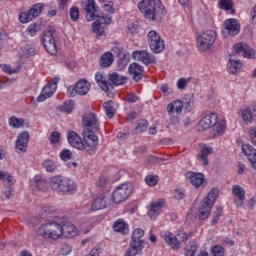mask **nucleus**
<instances>
[{
	"mask_svg": "<svg viewBox=\"0 0 256 256\" xmlns=\"http://www.w3.org/2000/svg\"><path fill=\"white\" fill-rule=\"evenodd\" d=\"M242 151L250 162L252 169L256 171V149L251 144H242Z\"/></svg>",
	"mask_w": 256,
	"mask_h": 256,
	"instance_id": "nucleus-23",
	"label": "nucleus"
},
{
	"mask_svg": "<svg viewBox=\"0 0 256 256\" xmlns=\"http://www.w3.org/2000/svg\"><path fill=\"white\" fill-rule=\"evenodd\" d=\"M253 118V114L251 113V110L245 109L242 111V121L248 125V123H251V120Z\"/></svg>",
	"mask_w": 256,
	"mask_h": 256,
	"instance_id": "nucleus-45",
	"label": "nucleus"
},
{
	"mask_svg": "<svg viewBox=\"0 0 256 256\" xmlns=\"http://www.w3.org/2000/svg\"><path fill=\"white\" fill-rule=\"evenodd\" d=\"M41 219H45V217L52 215V213H55V208L52 206H44L41 209Z\"/></svg>",
	"mask_w": 256,
	"mask_h": 256,
	"instance_id": "nucleus-48",
	"label": "nucleus"
},
{
	"mask_svg": "<svg viewBox=\"0 0 256 256\" xmlns=\"http://www.w3.org/2000/svg\"><path fill=\"white\" fill-rule=\"evenodd\" d=\"M62 230L61 233L64 237L71 239L77 235V228L69 221V218L62 217Z\"/></svg>",
	"mask_w": 256,
	"mask_h": 256,
	"instance_id": "nucleus-21",
	"label": "nucleus"
},
{
	"mask_svg": "<svg viewBox=\"0 0 256 256\" xmlns=\"http://www.w3.org/2000/svg\"><path fill=\"white\" fill-rule=\"evenodd\" d=\"M235 55L243 53L245 59H255V50L247 43H237L234 45Z\"/></svg>",
	"mask_w": 256,
	"mask_h": 256,
	"instance_id": "nucleus-18",
	"label": "nucleus"
},
{
	"mask_svg": "<svg viewBox=\"0 0 256 256\" xmlns=\"http://www.w3.org/2000/svg\"><path fill=\"white\" fill-rule=\"evenodd\" d=\"M44 7L45 5L43 3H36L32 5L28 11L20 13V23H29L30 21H33V19H37V17L41 15Z\"/></svg>",
	"mask_w": 256,
	"mask_h": 256,
	"instance_id": "nucleus-12",
	"label": "nucleus"
},
{
	"mask_svg": "<svg viewBox=\"0 0 256 256\" xmlns=\"http://www.w3.org/2000/svg\"><path fill=\"white\" fill-rule=\"evenodd\" d=\"M67 139L71 147H74L75 149H79L80 151H83V149H85L87 153V142L83 143V140L81 139L79 134H77V132L73 130L68 131Z\"/></svg>",
	"mask_w": 256,
	"mask_h": 256,
	"instance_id": "nucleus-17",
	"label": "nucleus"
},
{
	"mask_svg": "<svg viewBox=\"0 0 256 256\" xmlns=\"http://www.w3.org/2000/svg\"><path fill=\"white\" fill-rule=\"evenodd\" d=\"M53 33H55V30H46L42 36V44L49 55H57V43L55 42Z\"/></svg>",
	"mask_w": 256,
	"mask_h": 256,
	"instance_id": "nucleus-14",
	"label": "nucleus"
},
{
	"mask_svg": "<svg viewBox=\"0 0 256 256\" xmlns=\"http://www.w3.org/2000/svg\"><path fill=\"white\" fill-rule=\"evenodd\" d=\"M71 157H73V152L69 149H63L60 152V159H62V161H69Z\"/></svg>",
	"mask_w": 256,
	"mask_h": 256,
	"instance_id": "nucleus-52",
	"label": "nucleus"
},
{
	"mask_svg": "<svg viewBox=\"0 0 256 256\" xmlns=\"http://www.w3.org/2000/svg\"><path fill=\"white\" fill-rule=\"evenodd\" d=\"M218 7L223 11H231L233 9V0H220Z\"/></svg>",
	"mask_w": 256,
	"mask_h": 256,
	"instance_id": "nucleus-42",
	"label": "nucleus"
},
{
	"mask_svg": "<svg viewBox=\"0 0 256 256\" xmlns=\"http://www.w3.org/2000/svg\"><path fill=\"white\" fill-rule=\"evenodd\" d=\"M107 205V197L101 195L93 201L91 209L92 211H101V209H106Z\"/></svg>",
	"mask_w": 256,
	"mask_h": 256,
	"instance_id": "nucleus-33",
	"label": "nucleus"
},
{
	"mask_svg": "<svg viewBox=\"0 0 256 256\" xmlns=\"http://www.w3.org/2000/svg\"><path fill=\"white\" fill-rule=\"evenodd\" d=\"M97 9L95 0H87L85 5L86 21H94L92 23V33L99 39L100 37H105V29L101 25H111L113 23V17L99 14Z\"/></svg>",
	"mask_w": 256,
	"mask_h": 256,
	"instance_id": "nucleus-2",
	"label": "nucleus"
},
{
	"mask_svg": "<svg viewBox=\"0 0 256 256\" xmlns=\"http://www.w3.org/2000/svg\"><path fill=\"white\" fill-rule=\"evenodd\" d=\"M49 185L53 191H59L60 193H71L76 189L75 182L63 176L51 177Z\"/></svg>",
	"mask_w": 256,
	"mask_h": 256,
	"instance_id": "nucleus-8",
	"label": "nucleus"
},
{
	"mask_svg": "<svg viewBox=\"0 0 256 256\" xmlns=\"http://www.w3.org/2000/svg\"><path fill=\"white\" fill-rule=\"evenodd\" d=\"M163 239L165 243H167V245L171 247V249L177 250L179 249V247H181L177 239V236L171 232H165L163 235Z\"/></svg>",
	"mask_w": 256,
	"mask_h": 256,
	"instance_id": "nucleus-28",
	"label": "nucleus"
},
{
	"mask_svg": "<svg viewBox=\"0 0 256 256\" xmlns=\"http://www.w3.org/2000/svg\"><path fill=\"white\" fill-rule=\"evenodd\" d=\"M149 127V122H147V120H140L137 123V126L135 127V133L139 134V133H143L146 129H148Z\"/></svg>",
	"mask_w": 256,
	"mask_h": 256,
	"instance_id": "nucleus-43",
	"label": "nucleus"
},
{
	"mask_svg": "<svg viewBox=\"0 0 256 256\" xmlns=\"http://www.w3.org/2000/svg\"><path fill=\"white\" fill-rule=\"evenodd\" d=\"M215 39H217V33H215V31L207 30L203 32L197 38V47L199 51H208V49H211L215 43Z\"/></svg>",
	"mask_w": 256,
	"mask_h": 256,
	"instance_id": "nucleus-10",
	"label": "nucleus"
},
{
	"mask_svg": "<svg viewBox=\"0 0 256 256\" xmlns=\"http://www.w3.org/2000/svg\"><path fill=\"white\" fill-rule=\"evenodd\" d=\"M176 238L178 239L179 245H181V243H183L184 241H187L188 239L187 234L183 231H179L176 235Z\"/></svg>",
	"mask_w": 256,
	"mask_h": 256,
	"instance_id": "nucleus-59",
	"label": "nucleus"
},
{
	"mask_svg": "<svg viewBox=\"0 0 256 256\" xmlns=\"http://www.w3.org/2000/svg\"><path fill=\"white\" fill-rule=\"evenodd\" d=\"M185 177L196 189L205 183V175L201 172L188 171L185 173Z\"/></svg>",
	"mask_w": 256,
	"mask_h": 256,
	"instance_id": "nucleus-20",
	"label": "nucleus"
},
{
	"mask_svg": "<svg viewBox=\"0 0 256 256\" xmlns=\"http://www.w3.org/2000/svg\"><path fill=\"white\" fill-rule=\"evenodd\" d=\"M42 167L47 173H55L57 171V163L51 159H46L42 162Z\"/></svg>",
	"mask_w": 256,
	"mask_h": 256,
	"instance_id": "nucleus-37",
	"label": "nucleus"
},
{
	"mask_svg": "<svg viewBox=\"0 0 256 256\" xmlns=\"http://www.w3.org/2000/svg\"><path fill=\"white\" fill-rule=\"evenodd\" d=\"M211 254H212V256H224L225 248H223V246L216 245V246L212 247Z\"/></svg>",
	"mask_w": 256,
	"mask_h": 256,
	"instance_id": "nucleus-44",
	"label": "nucleus"
},
{
	"mask_svg": "<svg viewBox=\"0 0 256 256\" xmlns=\"http://www.w3.org/2000/svg\"><path fill=\"white\" fill-rule=\"evenodd\" d=\"M228 57V73H231V75H237L238 69L243 67V62L239 59H235V54H229Z\"/></svg>",
	"mask_w": 256,
	"mask_h": 256,
	"instance_id": "nucleus-24",
	"label": "nucleus"
},
{
	"mask_svg": "<svg viewBox=\"0 0 256 256\" xmlns=\"http://www.w3.org/2000/svg\"><path fill=\"white\" fill-rule=\"evenodd\" d=\"M161 161H167V159L150 155L147 157V160H146L148 165H154L155 163H161Z\"/></svg>",
	"mask_w": 256,
	"mask_h": 256,
	"instance_id": "nucleus-53",
	"label": "nucleus"
},
{
	"mask_svg": "<svg viewBox=\"0 0 256 256\" xmlns=\"http://www.w3.org/2000/svg\"><path fill=\"white\" fill-rule=\"evenodd\" d=\"M158 181H159V176L148 175L145 178V182L150 187H155V185H157Z\"/></svg>",
	"mask_w": 256,
	"mask_h": 256,
	"instance_id": "nucleus-49",
	"label": "nucleus"
},
{
	"mask_svg": "<svg viewBox=\"0 0 256 256\" xmlns=\"http://www.w3.org/2000/svg\"><path fill=\"white\" fill-rule=\"evenodd\" d=\"M9 126L13 129H20L25 125V120L22 118H17L16 116H11L8 120Z\"/></svg>",
	"mask_w": 256,
	"mask_h": 256,
	"instance_id": "nucleus-40",
	"label": "nucleus"
},
{
	"mask_svg": "<svg viewBox=\"0 0 256 256\" xmlns=\"http://www.w3.org/2000/svg\"><path fill=\"white\" fill-rule=\"evenodd\" d=\"M104 10L107 13H110L111 15H113V13H115V8H113V2L110 1L108 4H104Z\"/></svg>",
	"mask_w": 256,
	"mask_h": 256,
	"instance_id": "nucleus-62",
	"label": "nucleus"
},
{
	"mask_svg": "<svg viewBox=\"0 0 256 256\" xmlns=\"http://www.w3.org/2000/svg\"><path fill=\"white\" fill-rule=\"evenodd\" d=\"M95 81L102 91H105V93H109V89H113V86L119 87V85H125V83H127V76L121 75L117 72H113L109 75L110 82H107V79H105L103 74L98 72L95 75Z\"/></svg>",
	"mask_w": 256,
	"mask_h": 256,
	"instance_id": "nucleus-5",
	"label": "nucleus"
},
{
	"mask_svg": "<svg viewBox=\"0 0 256 256\" xmlns=\"http://www.w3.org/2000/svg\"><path fill=\"white\" fill-rule=\"evenodd\" d=\"M55 90L56 89L53 88L51 84L44 86V88L41 91V94L37 97L38 103H42V101L49 99V97H53Z\"/></svg>",
	"mask_w": 256,
	"mask_h": 256,
	"instance_id": "nucleus-31",
	"label": "nucleus"
},
{
	"mask_svg": "<svg viewBox=\"0 0 256 256\" xmlns=\"http://www.w3.org/2000/svg\"><path fill=\"white\" fill-rule=\"evenodd\" d=\"M108 183L109 180L107 179V177H100L96 182V185L97 187H105L106 185H108Z\"/></svg>",
	"mask_w": 256,
	"mask_h": 256,
	"instance_id": "nucleus-61",
	"label": "nucleus"
},
{
	"mask_svg": "<svg viewBox=\"0 0 256 256\" xmlns=\"http://www.w3.org/2000/svg\"><path fill=\"white\" fill-rule=\"evenodd\" d=\"M128 73H130V75H133V80L136 83H139V81L143 79V73H145V68H143V66H141L140 64L134 62L129 65Z\"/></svg>",
	"mask_w": 256,
	"mask_h": 256,
	"instance_id": "nucleus-22",
	"label": "nucleus"
},
{
	"mask_svg": "<svg viewBox=\"0 0 256 256\" xmlns=\"http://www.w3.org/2000/svg\"><path fill=\"white\" fill-rule=\"evenodd\" d=\"M226 127L227 124L225 123V120L219 121V116H217L215 113L204 116L198 124L199 131H207L209 129H213L214 135H223V133H225Z\"/></svg>",
	"mask_w": 256,
	"mask_h": 256,
	"instance_id": "nucleus-4",
	"label": "nucleus"
},
{
	"mask_svg": "<svg viewBox=\"0 0 256 256\" xmlns=\"http://www.w3.org/2000/svg\"><path fill=\"white\" fill-rule=\"evenodd\" d=\"M138 9L149 21L161 19L166 13L165 6L161 4V0H142L138 3Z\"/></svg>",
	"mask_w": 256,
	"mask_h": 256,
	"instance_id": "nucleus-3",
	"label": "nucleus"
},
{
	"mask_svg": "<svg viewBox=\"0 0 256 256\" xmlns=\"http://www.w3.org/2000/svg\"><path fill=\"white\" fill-rule=\"evenodd\" d=\"M219 196V189L212 188L207 196L203 199L202 203H206V205H210L213 207L215 205V201H217V197Z\"/></svg>",
	"mask_w": 256,
	"mask_h": 256,
	"instance_id": "nucleus-34",
	"label": "nucleus"
},
{
	"mask_svg": "<svg viewBox=\"0 0 256 256\" xmlns=\"http://www.w3.org/2000/svg\"><path fill=\"white\" fill-rule=\"evenodd\" d=\"M212 153L213 147L204 146L201 149L200 154L197 155V159H200L202 161V164L207 167V165H209V160L207 159V157H209V155H212Z\"/></svg>",
	"mask_w": 256,
	"mask_h": 256,
	"instance_id": "nucleus-32",
	"label": "nucleus"
},
{
	"mask_svg": "<svg viewBox=\"0 0 256 256\" xmlns=\"http://www.w3.org/2000/svg\"><path fill=\"white\" fill-rule=\"evenodd\" d=\"M113 105H114L113 100H109L107 102H104L103 104V107L108 119H113V117H115V107Z\"/></svg>",
	"mask_w": 256,
	"mask_h": 256,
	"instance_id": "nucleus-36",
	"label": "nucleus"
},
{
	"mask_svg": "<svg viewBox=\"0 0 256 256\" xmlns=\"http://www.w3.org/2000/svg\"><path fill=\"white\" fill-rule=\"evenodd\" d=\"M158 39H161V36L155 30L150 31L147 35V41L149 44L154 43L155 41H158Z\"/></svg>",
	"mask_w": 256,
	"mask_h": 256,
	"instance_id": "nucleus-46",
	"label": "nucleus"
},
{
	"mask_svg": "<svg viewBox=\"0 0 256 256\" xmlns=\"http://www.w3.org/2000/svg\"><path fill=\"white\" fill-rule=\"evenodd\" d=\"M60 139L61 135L59 134V132L54 131L50 134L49 141L51 144L59 143Z\"/></svg>",
	"mask_w": 256,
	"mask_h": 256,
	"instance_id": "nucleus-55",
	"label": "nucleus"
},
{
	"mask_svg": "<svg viewBox=\"0 0 256 256\" xmlns=\"http://www.w3.org/2000/svg\"><path fill=\"white\" fill-rule=\"evenodd\" d=\"M115 61V56L111 52H105L99 59V64L102 69H107L111 67Z\"/></svg>",
	"mask_w": 256,
	"mask_h": 256,
	"instance_id": "nucleus-29",
	"label": "nucleus"
},
{
	"mask_svg": "<svg viewBox=\"0 0 256 256\" xmlns=\"http://www.w3.org/2000/svg\"><path fill=\"white\" fill-rule=\"evenodd\" d=\"M125 101H127V103H137V101H139V96L135 95L133 92L128 93Z\"/></svg>",
	"mask_w": 256,
	"mask_h": 256,
	"instance_id": "nucleus-56",
	"label": "nucleus"
},
{
	"mask_svg": "<svg viewBox=\"0 0 256 256\" xmlns=\"http://www.w3.org/2000/svg\"><path fill=\"white\" fill-rule=\"evenodd\" d=\"M149 47L154 53H163L165 51V41L160 38L158 41L150 43Z\"/></svg>",
	"mask_w": 256,
	"mask_h": 256,
	"instance_id": "nucleus-35",
	"label": "nucleus"
},
{
	"mask_svg": "<svg viewBox=\"0 0 256 256\" xmlns=\"http://www.w3.org/2000/svg\"><path fill=\"white\" fill-rule=\"evenodd\" d=\"M145 231L141 228H138L133 231L131 235V240L129 243V248L125 251L124 256H136L142 255L143 249L145 248Z\"/></svg>",
	"mask_w": 256,
	"mask_h": 256,
	"instance_id": "nucleus-6",
	"label": "nucleus"
},
{
	"mask_svg": "<svg viewBox=\"0 0 256 256\" xmlns=\"http://www.w3.org/2000/svg\"><path fill=\"white\" fill-rule=\"evenodd\" d=\"M59 111L62 113H72L73 109H75V102L73 101H65L63 105L58 106Z\"/></svg>",
	"mask_w": 256,
	"mask_h": 256,
	"instance_id": "nucleus-41",
	"label": "nucleus"
},
{
	"mask_svg": "<svg viewBox=\"0 0 256 256\" xmlns=\"http://www.w3.org/2000/svg\"><path fill=\"white\" fill-rule=\"evenodd\" d=\"M39 31H41V22H34L27 27L26 33L30 37H35Z\"/></svg>",
	"mask_w": 256,
	"mask_h": 256,
	"instance_id": "nucleus-38",
	"label": "nucleus"
},
{
	"mask_svg": "<svg viewBox=\"0 0 256 256\" xmlns=\"http://www.w3.org/2000/svg\"><path fill=\"white\" fill-rule=\"evenodd\" d=\"M70 19L71 21H78L79 20V8L77 6H73L72 8H70Z\"/></svg>",
	"mask_w": 256,
	"mask_h": 256,
	"instance_id": "nucleus-51",
	"label": "nucleus"
},
{
	"mask_svg": "<svg viewBox=\"0 0 256 256\" xmlns=\"http://www.w3.org/2000/svg\"><path fill=\"white\" fill-rule=\"evenodd\" d=\"M165 205V200L159 199L157 201L151 202L150 209L148 211V216L150 219H157L159 213H161V207Z\"/></svg>",
	"mask_w": 256,
	"mask_h": 256,
	"instance_id": "nucleus-25",
	"label": "nucleus"
},
{
	"mask_svg": "<svg viewBox=\"0 0 256 256\" xmlns=\"http://www.w3.org/2000/svg\"><path fill=\"white\" fill-rule=\"evenodd\" d=\"M61 253L62 255H69V253H71V246L67 244L63 245L61 248Z\"/></svg>",
	"mask_w": 256,
	"mask_h": 256,
	"instance_id": "nucleus-64",
	"label": "nucleus"
},
{
	"mask_svg": "<svg viewBox=\"0 0 256 256\" xmlns=\"http://www.w3.org/2000/svg\"><path fill=\"white\" fill-rule=\"evenodd\" d=\"M133 59L135 61H140V63H143V65H155L157 63V60L155 59V55L145 51V50H137L132 53Z\"/></svg>",
	"mask_w": 256,
	"mask_h": 256,
	"instance_id": "nucleus-16",
	"label": "nucleus"
},
{
	"mask_svg": "<svg viewBox=\"0 0 256 256\" xmlns=\"http://www.w3.org/2000/svg\"><path fill=\"white\" fill-rule=\"evenodd\" d=\"M212 209L213 206H210L209 204L202 202V204L198 208V219H200V221H205L209 219V215H211Z\"/></svg>",
	"mask_w": 256,
	"mask_h": 256,
	"instance_id": "nucleus-27",
	"label": "nucleus"
},
{
	"mask_svg": "<svg viewBox=\"0 0 256 256\" xmlns=\"http://www.w3.org/2000/svg\"><path fill=\"white\" fill-rule=\"evenodd\" d=\"M89 89H91V84L85 79H80L75 86L68 87V97H75V95H87V93H89Z\"/></svg>",
	"mask_w": 256,
	"mask_h": 256,
	"instance_id": "nucleus-15",
	"label": "nucleus"
},
{
	"mask_svg": "<svg viewBox=\"0 0 256 256\" xmlns=\"http://www.w3.org/2000/svg\"><path fill=\"white\" fill-rule=\"evenodd\" d=\"M113 229L116 233H122V235H128L129 233V224L123 219H118L113 224Z\"/></svg>",
	"mask_w": 256,
	"mask_h": 256,
	"instance_id": "nucleus-30",
	"label": "nucleus"
},
{
	"mask_svg": "<svg viewBox=\"0 0 256 256\" xmlns=\"http://www.w3.org/2000/svg\"><path fill=\"white\" fill-rule=\"evenodd\" d=\"M63 218H56L52 222L43 224L38 229V235L43 239H59L62 235V224Z\"/></svg>",
	"mask_w": 256,
	"mask_h": 256,
	"instance_id": "nucleus-7",
	"label": "nucleus"
},
{
	"mask_svg": "<svg viewBox=\"0 0 256 256\" xmlns=\"http://www.w3.org/2000/svg\"><path fill=\"white\" fill-rule=\"evenodd\" d=\"M241 32V23L235 18H229L224 22V29L222 31L223 37H235Z\"/></svg>",
	"mask_w": 256,
	"mask_h": 256,
	"instance_id": "nucleus-13",
	"label": "nucleus"
},
{
	"mask_svg": "<svg viewBox=\"0 0 256 256\" xmlns=\"http://www.w3.org/2000/svg\"><path fill=\"white\" fill-rule=\"evenodd\" d=\"M222 213L223 208H217V210L213 214L211 225H217V223H219V219H221Z\"/></svg>",
	"mask_w": 256,
	"mask_h": 256,
	"instance_id": "nucleus-50",
	"label": "nucleus"
},
{
	"mask_svg": "<svg viewBox=\"0 0 256 256\" xmlns=\"http://www.w3.org/2000/svg\"><path fill=\"white\" fill-rule=\"evenodd\" d=\"M187 83H189V79L180 78L177 81V88L180 90L187 89Z\"/></svg>",
	"mask_w": 256,
	"mask_h": 256,
	"instance_id": "nucleus-57",
	"label": "nucleus"
},
{
	"mask_svg": "<svg viewBox=\"0 0 256 256\" xmlns=\"http://www.w3.org/2000/svg\"><path fill=\"white\" fill-rule=\"evenodd\" d=\"M0 181H7V183H12L13 176L5 171H0Z\"/></svg>",
	"mask_w": 256,
	"mask_h": 256,
	"instance_id": "nucleus-54",
	"label": "nucleus"
},
{
	"mask_svg": "<svg viewBox=\"0 0 256 256\" xmlns=\"http://www.w3.org/2000/svg\"><path fill=\"white\" fill-rule=\"evenodd\" d=\"M232 195L237 197L238 200L236 201V206L241 207L245 203V190L239 185H234L232 187Z\"/></svg>",
	"mask_w": 256,
	"mask_h": 256,
	"instance_id": "nucleus-26",
	"label": "nucleus"
},
{
	"mask_svg": "<svg viewBox=\"0 0 256 256\" xmlns=\"http://www.w3.org/2000/svg\"><path fill=\"white\" fill-rule=\"evenodd\" d=\"M195 97L189 96L188 98H185L182 102V109H184V111H186V113H189V111H191L195 105Z\"/></svg>",
	"mask_w": 256,
	"mask_h": 256,
	"instance_id": "nucleus-39",
	"label": "nucleus"
},
{
	"mask_svg": "<svg viewBox=\"0 0 256 256\" xmlns=\"http://www.w3.org/2000/svg\"><path fill=\"white\" fill-rule=\"evenodd\" d=\"M135 119H137V112H135V111L128 113L126 116V121H128L130 123L135 121Z\"/></svg>",
	"mask_w": 256,
	"mask_h": 256,
	"instance_id": "nucleus-63",
	"label": "nucleus"
},
{
	"mask_svg": "<svg viewBox=\"0 0 256 256\" xmlns=\"http://www.w3.org/2000/svg\"><path fill=\"white\" fill-rule=\"evenodd\" d=\"M131 193H133V184H131V182L120 184L113 191L112 201L117 204L123 203V201H126L129 198Z\"/></svg>",
	"mask_w": 256,
	"mask_h": 256,
	"instance_id": "nucleus-9",
	"label": "nucleus"
},
{
	"mask_svg": "<svg viewBox=\"0 0 256 256\" xmlns=\"http://www.w3.org/2000/svg\"><path fill=\"white\" fill-rule=\"evenodd\" d=\"M35 185L37 187V189H39L40 191H42V189H45L46 185H47V181H45V179H35Z\"/></svg>",
	"mask_w": 256,
	"mask_h": 256,
	"instance_id": "nucleus-58",
	"label": "nucleus"
},
{
	"mask_svg": "<svg viewBox=\"0 0 256 256\" xmlns=\"http://www.w3.org/2000/svg\"><path fill=\"white\" fill-rule=\"evenodd\" d=\"M167 112L169 115L168 123L170 125H177L179 123V115L183 112V102L180 100H174L167 105Z\"/></svg>",
	"mask_w": 256,
	"mask_h": 256,
	"instance_id": "nucleus-11",
	"label": "nucleus"
},
{
	"mask_svg": "<svg viewBox=\"0 0 256 256\" xmlns=\"http://www.w3.org/2000/svg\"><path fill=\"white\" fill-rule=\"evenodd\" d=\"M126 33L128 35H136V33H139V24L130 23L126 28Z\"/></svg>",
	"mask_w": 256,
	"mask_h": 256,
	"instance_id": "nucleus-47",
	"label": "nucleus"
},
{
	"mask_svg": "<svg viewBox=\"0 0 256 256\" xmlns=\"http://www.w3.org/2000/svg\"><path fill=\"white\" fill-rule=\"evenodd\" d=\"M29 132L23 131L17 137L15 142V149L17 153H27V147L29 145Z\"/></svg>",
	"mask_w": 256,
	"mask_h": 256,
	"instance_id": "nucleus-19",
	"label": "nucleus"
},
{
	"mask_svg": "<svg viewBox=\"0 0 256 256\" xmlns=\"http://www.w3.org/2000/svg\"><path fill=\"white\" fill-rule=\"evenodd\" d=\"M249 137L252 145L256 147V128H251L249 130Z\"/></svg>",
	"mask_w": 256,
	"mask_h": 256,
	"instance_id": "nucleus-60",
	"label": "nucleus"
},
{
	"mask_svg": "<svg viewBox=\"0 0 256 256\" xmlns=\"http://www.w3.org/2000/svg\"><path fill=\"white\" fill-rule=\"evenodd\" d=\"M82 137L84 143H87L88 155H95L97 153V147L99 146V137L96 133H99V118L97 114L93 112H86L82 115Z\"/></svg>",
	"mask_w": 256,
	"mask_h": 256,
	"instance_id": "nucleus-1",
	"label": "nucleus"
}]
</instances>
